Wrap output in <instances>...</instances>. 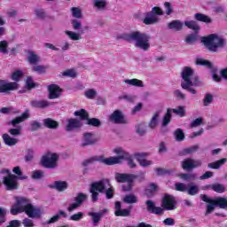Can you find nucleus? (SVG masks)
<instances>
[{
  "instance_id": "nucleus-1",
  "label": "nucleus",
  "mask_w": 227,
  "mask_h": 227,
  "mask_svg": "<svg viewBox=\"0 0 227 227\" xmlns=\"http://www.w3.org/2000/svg\"><path fill=\"white\" fill-rule=\"evenodd\" d=\"M22 212H25L30 219H35L42 215L40 207L33 206L31 200L28 199L20 197L16 199V203L11 208V214L17 215V214H22Z\"/></svg>"
},
{
  "instance_id": "nucleus-2",
  "label": "nucleus",
  "mask_w": 227,
  "mask_h": 227,
  "mask_svg": "<svg viewBox=\"0 0 227 227\" xmlns=\"http://www.w3.org/2000/svg\"><path fill=\"white\" fill-rule=\"evenodd\" d=\"M118 40H124L129 43L135 42V47L142 51L150 49V35L140 31H134L129 34L124 33L117 35Z\"/></svg>"
},
{
  "instance_id": "nucleus-3",
  "label": "nucleus",
  "mask_w": 227,
  "mask_h": 227,
  "mask_svg": "<svg viewBox=\"0 0 227 227\" xmlns=\"http://www.w3.org/2000/svg\"><path fill=\"white\" fill-rule=\"evenodd\" d=\"M90 198L92 203H97L98 201L99 192L101 194H106V200H112L114 198V191L111 187V183L109 179H102L100 181L92 183L90 188Z\"/></svg>"
},
{
  "instance_id": "nucleus-4",
  "label": "nucleus",
  "mask_w": 227,
  "mask_h": 227,
  "mask_svg": "<svg viewBox=\"0 0 227 227\" xmlns=\"http://www.w3.org/2000/svg\"><path fill=\"white\" fill-rule=\"evenodd\" d=\"M176 199L169 194H165L161 200V207L155 206L153 200H146L147 212L155 214V215H162L164 210H176Z\"/></svg>"
},
{
  "instance_id": "nucleus-5",
  "label": "nucleus",
  "mask_w": 227,
  "mask_h": 227,
  "mask_svg": "<svg viewBox=\"0 0 227 227\" xmlns=\"http://www.w3.org/2000/svg\"><path fill=\"white\" fill-rule=\"evenodd\" d=\"M12 172L17 176L12 174L10 169L1 170V174L5 175L4 176V184L5 185L7 191H15V189H17V178H19V180L27 179V176H22V170H20V167H14Z\"/></svg>"
},
{
  "instance_id": "nucleus-6",
  "label": "nucleus",
  "mask_w": 227,
  "mask_h": 227,
  "mask_svg": "<svg viewBox=\"0 0 227 227\" xmlns=\"http://www.w3.org/2000/svg\"><path fill=\"white\" fill-rule=\"evenodd\" d=\"M201 42L209 52H217L219 49H224L227 43L226 39L219 37L217 34H211L207 36H204L201 38Z\"/></svg>"
},
{
  "instance_id": "nucleus-7",
  "label": "nucleus",
  "mask_w": 227,
  "mask_h": 227,
  "mask_svg": "<svg viewBox=\"0 0 227 227\" xmlns=\"http://www.w3.org/2000/svg\"><path fill=\"white\" fill-rule=\"evenodd\" d=\"M201 81L200 76L194 74L191 67H184L181 72V86H200Z\"/></svg>"
},
{
  "instance_id": "nucleus-8",
  "label": "nucleus",
  "mask_w": 227,
  "mask_h": 227,
  "mask_svg": "<svg viewBox=\"0 0 227 227\" xmlns=\"http://www.w3.org/2000/svg\"><path fill=\"white\" fill-rule=\"evenodd\" d=\"M114 153L117 156H111L102 160V163L106 166H114V164H121L129 155L127 151L121 147H116L113 150Z\"/></svg>"
},
{
  "instance_id": "nucleus-9",
  "label": "nucleus",
  "mask_w": 227,
  "mask_h": 227,
  "mask_svg": "<svg viewBox=\"0 0 227 227\" xmlns=\"http://www.w3.org/2000/svg\"><path fill=\"white\" fill-rule=\"evenodd\" d=\"M137 178V176L134 174L115 173V180L118 184H127V185H121V189L125 192L132 191V184H134Z\"/></svg>"
},
{
  "instance_id": "nucleus-10",
  "label": "nucleus",
  "mask_w": 227,
  "mask_h": 227,
  "mask_svg": "<svg viewBox=\"0 0 227 227\" xmlns=\"http://www.w3.org/2000/svg\"><path fill=\"white\" fill-rule=\"evenodd\" d=\"M29 118V111L26 110L25 113L21 114V116L16 117L15 119H12L11 121H9V125H12V129H9V134L11 136H13V137H17V136H20L22 132V127L19 126V123H22V121H25V120H27Z\"/></svg>"
},
{
  "instance_id": "nucleus-11",
  "label": "nucleus",
  "mask_w": 227,
  "mask_h": 227,
  "mask_svg": "<svg viewBox=\"0 0 227 227\" xmlns=\"http://www.w3.org/2000/svg\"><path fill=\"white\" fill-rule=\"evenodd\" d=\"M58 160H59V155L56 153H47L43 155L41 159V164L43 168L48 169H54L58 168Z\"/></svg>"
},
{
  "instance_id": "nucleus-12",
  "label": "nucleus",
  "mask_w": 227,
  "mask_h": 227,
  "mask_svg": "<svg viewBox=\"0 0 227 227\" xmlns=\"http://www.w3.org/2000/svg\"><path fill=\"white\" fill-rule=\"evenodd\" d=\"M74 116H79L81 120H85L87 125H91L92 127H100L102 125V122L100 121V120L97 118L90 119V114H88V112L84 109L75 111Z\"/></svg>"
},
{
  "instance_id": "nucleus-13",
  "label": "nucleus",
  "mask_w": 227,
  "mask_h": 227,
  "mask_svg": "<svg viewBox=\"0 0 227 227\" xmlns=\"http://www.w3.org/2000/svg\"><path fill=\"white\" fill-rule=\"evenodd\" d=\"M203 161L201 160H194L192 158H186L181 161V168L184 171H192L196 168H201Z\"/></svg>"
},
{
  "instance_id": "nucleus-14",
  "label": "nucleus",
  "mask_w": 227,
  "mask_h": 227,
  "mask_svg": "<svg viewBox=\"0 0 227 227\" xmlns=\"http://www.w3.org/2000/svg\"><path fill=\"white\" fill-rule=\"evenodd\" d=\"M34 88L35 86H0V93L10 95L12 91H17V90H19V93H31Z\"/></svg>"
},
{
  "instance_id": "nucleus-15",
  "label": "nucleus",
  "mask_w": 227,
  "mask_h": 227,
  "mask_svg": "<svg viewBox=\"0 0 227 227\" xmlns=\"http://www.w3.org/2000/svg\"><path fill=\"white\" fill-rule=\"evenodd\" d=\"M107 209H102L99 210L98 212L89 211L87 213V215L90 217L93 226H98V224H100V222L102 221L106 214H107Z\"/></svg>"
},
{
  "instance_id": "nucleus-16",
  "label": "nucleus",
  "mask_w": 227,
  "mask_h": 227,
  "mask_svg": "<svg viewBox=\"0 0 227 227\" xmlns=\"http://www.w3.org/2000/svg\"><path fill=\"white\" fill-rule=\"evenodd\" d=\"M200 200L204 201L205 203H208L206 206V213L205 215H208V214H212L214 210H215V207H217V204H215L214 201H215L214 199H210L207 197V195L201 194Z\"/></svg>"
},
{
  "instance_id": "nucleus-17",
  "label": "nucleus",
  "mask_w": 227,
  "mask_h": 227,
  "mask_svg": "<svg viewBox=\"0 0 227 227\" xmlns=\"http://www.w3.org/2000/svg\"><path fill=\"white\" fill-rule=\"evenodd\" d=\"M109 121L116 124L127 123V121L125 120V116L123 115V113H121V111L120 110H115L109 116Z\"/></svg>"
},
{
  "instance_id": "nucleus-18",
  "label": "nucleus",
  "mask_w": 227,
  "mask_h": 227,
  "mask_svg": "<svg viewBox=\"0 0 227 227\" xmlns=\"http://www.w3.org/2000/svg\"><path fill=\"white\" fill-rule=\"evenodd\" d=\"M135 157L142 168H148V166H152L153 164V161L145 160V157H148V153H137L135 154Z\"/></svg>"
},
{
  "instance_id": "nucleus-19",
  "label": "nucleus",
  "mask_w": 227,
  "mask_h": 227,
  "mask_svg": "<svg viewBox=\"0 0 227 227\" xmlns=\"http://www.w3.org/2000/svg\"><path fill=\"white\" fill-rule=\"evenodd\" d=\"M96 143L97 138H95V135H93V133H84L81 146H91V145H95Z\"/></svg>"
},
{
  "instance_id": "nucleus-20",
  "label": "nucleus",
  "mask_w": 227,
  "mask_h": 227,
  "mask_svg": "<svg viewBox=\"0 0 227 227\" xmlns=\"http://www.w3.org/2000/svg\"><path fill=\"white\" fill-rule=\"evenodd\" d=\"M82 127V122H81L77 119H69L67 121V124L66 126L67 132H72L74 130H77Z\"/></svg>"
},
{
  "instance_id": "nucleus-21",
  "label": "nucleus",
  "mask_w": 227,
  "mask_h": 227,
  "mask_svg": "<svg viewBox=\"0 0 227 227\" xmlns=\"http://www.w3.org/2000/svg\"><path fill=\"white\" fill-rule=\"evenodd\" d=\"M50 100H53L54 98H59L61 94L63 93V89L59 88V86H49L48 87Z\"/></svg>"
},
{
  "instance_id": "nucleus-22",
  "label": "nucleus",
  "mask_w": 227,
  "mask_h": 227,
  "mask_svg": "<svg viewBox=\"0 0 227 227\" xmlns=\"http://www.w3.org/2000/svg\"><path fill=\"white\" fill-rule=\"evenodd\" d=\"M30 106L35 109H47V107H51V102L43 99H34L30 101Z\"/></svg>"
},
{
  "instance_id": "nucleus-23",
  "label": "nucleus",
  "mask_w": 227,
  "mask_h": 227,
  "mask_svg": "<svg viewBox=\"0 0 227 227\" xmlns=\"http://www.w3.org/2000/svg\"><path fill=\"white\" fill-rule=\"evenodd\" d=\"M114 214L117 217H129L130 215V209H121V203L116 201Z\"/></svg>"
},
{
  "instance_id": "nucleus-24",
  "label": "nucleus",
  "mask_w": 227,
  "mask_h": 227,
  "mask_svg": "<svg viewBox=\"0 0 227 227\" xmlns=\"http://www.w3.org/2000/svg\"><path fill=\"white\" fill-rule=\"evenodd\" d=\"M213 81L215 82H221L223 79L227 81V67L220 70V75L217 74V69L212 70Z\"/></svg>"
},
{
  "instance_id": "nucleus-25",
  "label": "nucleus",
  "mask_w": 227,
  "mask_h": 227,
  "mask_svg": "<svg viewBox=\"0 0 227 227\" xmlns=\"http://www.w3.org/2000/svg\"><path fill=\"white\" fill-rule=\"evenodd\" d=\"M143 22L145 26H151L152 24H157L159 19L156 16H153V12H146Z\"/></svg>"
},
{
  "instance_id": "nucleus-26",
  "label": "nucleus",
  "mask_w": 227,
  "mask_h": 227,
  "mask_svg": "<svg viewBox=\"0 0 227 227\" xmlns=\"http://www.w3.org/2000/svg\"><path fill=\"white\" fill-rule=\"evenodd\" d=\"M160 113L161 111L159 110L156 113L153 114V117L151 118L148 127L150 129H156L157 125H159V118H160Z\"/></svg>"
},
{
  "instance_id": "nucleus-27",
  "label": "nucleus",
  "mask_w": 227,
  "mask_h": 227,
  "mask_svg": "<svg viewBox=\"0 0 227 227\" xmlns=\"http://www.w3.org/2000/svg\"><path fill=\"white\" fill-rule=\"evenodd\" d=\"M51 187L59 191V192H63V191L68 189V183L66 181H55Z\"/></svg>"
},
{
  "instance_id": "nucleus-28",
  "label": "nucleus",
  "mask_w": 227,
  "mask_h": 227,
  "mask_svg": "<svg viewBox=\"0 0 227 227\" xmlns=\"http://www.w3.org/2000/svg\"><path fill=\"white\" fill-rule=\"evenodd\" d=\"M168 29H175V31H182L184 29V23L178 20H172L168 24Z\"/></svg>"
},
{
  "instance_id": "nucleus-29",
  "label": "nucleus",
  "mask_w": 227,
  "mask_h": 227,
  "mask_svg": "<svg viewBox=\"0 0 227 227\" xmlns=\"http://www.w3.org/2000/svg\"><path fill=\"white\" fill-rule=\"evenodd\" d=\"M200 150V145H195L192 147L184 148L180 153L179 155L185 156V155H192V153H196Z\"/></svg>"
},
{
  "instance_id": "nucleus-30",
  "label": "nucleus",
  "mask_w": 227,
  "mask_h": 227,
  "mask_svg": "<svg viewBox=\"0 0 227 227\" xmlns=\"http://www.w3.org/2000/svg\"><path fill=\"white\" fill-rule=\"evenodd\" d=\"M194 19L198 22H204L205 24H210L212 23V19L201 12L195 13L194 14Z\"/></svg>"
},
{
  "instance_id": "nucleus-31",
  "label": "nucleus",
  "mask_w": 227,
  "mask_h": 227,
  "mask_svg": "<svg viewBox=\"0 0 227 227\" xmlns=\"http://www.w3.org/2000/svg\"><path fill=\"white\" fill-rule=\"evenodd\" d=\"M3 139L4 145H6L7 146H15V145L19 143V140L17 138L12 137L6 133L3 135Z\"/></svg>"
},
{
  "instance_id": "nucleus-32",
  "label": "nucleus",
  "mask_w": 227,
  "mask_h": 227,
  "mask_svg": "<svg viewBox=\"0 0 227 227\" xmlns=\"http://www.w3.org/2000/svg\"><path fill=\"white\" fill-rule=\"evenodd\" d=\"M226 160H227L226 158H223L221 160H218L216 161L207 164V168L209 169H219V168H221V166H224V164H226Z\"/></svg>"
},
{
  "instance_id": "nucleus-33",
  "label": "nucleus",
  "mask_w": 227,
  "mask_h": 227,
  "mask_svg": "<svg viewBox=\"0 0 227 227\" xmlns=\"http://www.w3.org/2000/svg\"><path fill=\"white\" fill-rule=\"evenodd\" d=\"M196 65H199L200 67H206L207 68H208L209 70H212V68H214V64H212V62H210V60H207L201 58H198L196 59Z\"/></svg>"
},
{
  "instance_id": "nucleus-34",
  "label": "nucleus",
  "mask_w": 227,
  "mask_h": 227,
  "mask_svg": "<svg viewBox=\"0 0 227 227\" xmlns=\"http://www.w3.org/2000/svg\"><path fill=\"white\" fill-rule=\"evenodd\" d=\"M155 191H157V185L152 183L145 189V194L147 198H153Z\"/></svg>"
},
{
  "instance_id": "nucleus-35",
  "label": "nucleus",
  "mask_w": 227,
  "mask_h": 227,
  "mask_svg": "<svg viewBox=\"0 0 227 227\" xmlns=\"http://www.w3.org/2000/svg\"><path fill=\"white\" fill-rule=\"evenodd\" d=\"M43 125L47 129H58V127H59V123H58V121H56L51 118L44 119Z\"/></svg>"
},
{
  "instance_id": "nucleus-36",
  "label": "nucleus",
  "mask_w": 227,
  "mask_h": 227,
  "mask_svg": "<svg viewBox=\"0 0 227 227\" xmlns=\"http://www.w3.org/2000/svg\"><path fill=\"white\" fill-rule=\"evenodd\" d=\"M184 26L188 27V29H192L193 31H200V29H201L196 20H186L184 21Z\"/></svg>"
},
{
  "instance_id": "nucleus-37",
  "label": "nucleus",
  "mask_w": 227,
  "mask_h": 227,
  "mask_svg": "<svg viewBox=\"0 0 227 227\" xmlns=\"http://www.w3.org/2000/svg\"><path fill=\"white\" fill-rule=\"evenodd\" d=\"M187 194L190 196H196L200 192V186L192 184H188V188L186 190Z\"/></svg>"
},
{
  "instance_id": "nucleus-38",
  "label": "nucleus",
  "mask_w": 227,
  "mask_h": 227,
  "mask_svg": "<svg viewBox=\"0 0 227 227\" xmlns=\"http://www.w3.org/2000/svg\"><path fill=\"white\" fill-rule=\"evenodd\" d=\"M181 180H185L186 182H192L196 180L197 176L195 173H182L179 175Z\"/></svg>"
},
{
  "instance_id": "nucleus-39",
  "label": "nucleus",
  "mask_w": 227,
  "mask_h": 227,
  "mask_svg": "<svg viewBox=\"0 0 227 227\" xmlns=\"http://www.w3.org/2000/svg\"><path fill=\"white\" fill-rule=\"evenodd\" d=\"M171 123V109L167 110L166 114L163 116L161 121V127H168Z\"/></svg>"
},
{
  "instance_id": "nucleus-40",
  "label": "nucleus",
  "mask_w": 227,
  "mask_h": 227,
  "mask_svg": "<svg viewBox=\"0 0 227 227\" xmlns=\"http://www.w3.org/2000/svg\"><path fill=\"white\" fill-rule=\"evenodd\" d=\"M28 54L29 55L27 57V59H28V63L30 65H36V63H38V61H40L38 55H36L35 53V51H28Z\"/></svg>"
},
{
  "instance_id": "nucleus-41",
  "label": "nucleus",
  "mask_w": 227,
  "mask_h": 227,
  "mask_svg": "<svg viewBox=\"0 0 227 227\" xmlns=\"http://www.w3.org/2000/svg\"><path fill=\"white\" fill-rule=\"evenodd\" d=\"M214 102V95L211 93H206L202 100L204 107H208Z\"/></svg>"
},
{
  "instance_id": "nucleus-42",
  "label": "nucleus",
  "mask_w": 227,
  "mask_h": 227,
  "mask_svg": "<svg viewBox=\"0 0 227 227\" xmlns=\"http://www.w3.org/2000/svg\"><path fill=\"white\" fill-rule=\"evenodd\" d=\"M174 137L177 142L184 141V139H185V133H184V129H176V131L174 132Z\"/></svg>"
},
{
  "instance_id": "nucleus-43",
  "label": "nucleus",
  "mask_w": 227,
  "mask_h": 227,
  "mask_svg": "<svg viewBox=\"0 0 227 227\" xmlns=\"http://www.w3.org/2000/svg\"><path fill=\"white\" fill-rule=\"evenodd\" d=\"M88 200V195L82 192H79L77 196L74 198L75 203H77L80 207L84 203V201Z\"/></svg>"
},
{
  "instance_id": "nucleus-44",
  "label": "nucleus",
  "mask_w": 227,
  "mask_h": 227,
  "mask_svg": "<svg viewBox=\"0 0 227 227\" xmlns=\"http://www.w3.org/2000/svg\"><path fill=\"white\" fill-rule=\"evenodd\" d=\"M124 203L128 205H132L134 203H137V196L134 194H128L123 199Z\"/></svg>"
},
{
  "instance_id": "nucleus-45",
  "label": "nucleus",
  "mask_w": 227,
  "mask_h": 227,
  "mask_svg": "<svg viewBox=\"0 0 227 227\" xmlns=\"http://www.w3.org/2000/svg\"><path fill=\"white\" fill-rule=\"evenodd\" d=\"M215 204H216V207H219L220 208H227V199L219 197L215 200Z\"/></svg>"
},
{
  "instance_id": "nucleus-46",
  "label": "nucleus",
  "mask_w": 227,
  "mask_h": 227,
  "mask_svg": "<svg viewBox=\"0 0 227 227\" xmlns=\"http://www.w3.org/2000/svg\"><path fill=\"white\" fill-rule=\"evenodd\" d=\"M171 113L177 114L180 118L185 116V106H178L177 108L171 109Z\"/></svg>"
},
{
  "instance_id": "nucleus-47",
  "label": "nucleus",
  "mask_w": 227,
  "mask_h": 227,
  "mask_svg": "<svg viewBox=\"0 0 227 227\" xmlns=\"http://www.w3.org/2000/svg\"><path fill=\"white\" fill-rule=\"evenodd\" d=\"M213 191H215V192H218L219 194H221L226 192V186H224V184L216 183L213 184Z\"/></svg>"
},
{
  "instance_id": "nucleus-48",
  "label": "nucleus",
  "mask_w": 227,
  "mask_h": 227,
  "mask_svg": "<svg viewBox=\"0 0 227 227\" xmlns=\"http://www.w3.org/2000/svg\"><path fill=\"white\" fill-rule=\"evenodd\" d=\"M124 82L129 86H144L143 81L136 78L131 80H124Z\"/></svg>"
},
{
  "instance_id": "nucleus-49",
  "label": "nucleus",
  "mask_w": 227,
  "mask_h": 227,
  "mask_svg": "<svg viewBox=\"0 0 227 227\" xmlns=\"http://www.w3.org/2000/svg\"><path fill=\"white\" fill-rule=\"evenodd\" d=\"M24 76V73H22V71L20 70H16L14 71L12 75H11V79L12 81H15V82H19V81H20V78Z\"/></svg>"
},
{
  "instance_id": "nucleus-50",
  "label": "nucleus",
  "mask_w": 227,
  "mask_h": 227,
  "mask_svg": "<svg viewBox=\"0 0 227 227\" xmlns=\"http://www.w3.org/2000/svg\"><path fill=\"white\" fill-rule=\"evenodd\" d=\"M83 218H84V213L77 212L76 214H74L69 217V221H74L76 223H79V221H82Z\"/></svg>"
},
{
  "instance_id": "nucleus-51",
  "label": "nucleus",
  "mask_w": 227,
  "mask_h": 227,
  "mask_svg": "<svg viewBox=\"0 0 227 227\" xmlns=\"http://www.w3.org/2000/svg\"><path fill=\"white\" fill-rule=\"evenodd\" d=\"M35 159V150L28 148L26 150L25 160L26 162H31Z\"/></svg>"
},
{
  "instance_id": "nucleus-52",
  "label": "nucleus",
  "mask_w": 227,
  "mask_h": 227,
  "mask_svg": "<svg viewBox=\"0 0 227 227\" xmlns=\"http://www.w3.org/2000/svg\"><path fill=\"white\" fill-rule=\"evenodd\" d=\"M62 76L75 79V77H77V72H75V69H67L62 73Z\"/></svg>"
},
{
  "instance_id": "nucleus-53",
  "label": "nucleus",
  "mask_w": 227,
  "mask_h": 227,
  "mask_svg": "<svg viewBox=\"0 0 227 227\" xmlns=\"http://www.w3.org/2000/svg\"><path fill=\"white\" fill-rule=\"evenodd\" d=\"M47 68H49V67L38 65L34 66L32 70L33 72H36L37 74H45V72H47Z\"/></svg>"
},
{
  "instance_id": "nucleus-54",
  "label": "nucleus",
  "mask_w": 227,
  "mask_h": 227,
  "mask_svg": "<svg viewBox=\"0 0 227 227\" xmlns=\"http://www.w3.org/2000/svg\"><path fill=\"white\" fill-rule=\"evenodd\" d=\"M194 42H198V35L196 34H189L185 37V43L192 45Z\"/></svg>"
},
{
  "instance_id": "nucleus-55",
  "label": "nucleus",
  "mask_w": 227,
  "mask_h": 227,
  "mask_svg": "<svg viewBox=\"0 0 227 227\" xmlns=\"http://www.w3.org/2000/svg\"><path fill=\"white\" fill-rule=\"evenodd\" d=\"M94 6L98 8V10H104V8L107 6V3L106 0H94Z\"/></svg>"
},
{
  "instance_id": "nucleus-56",
  "label": "nucleus",
  "mask_w": 227,
  "mask_h": 227,
  "mask_svg": "<svg viewBox=\"0 0 227 227\" xmlns=\"http://www.w3.org/2000/svg\"><path fill=\"white\" fill-rule=\"evenodd\" d=\"M84 95L87 98L93 100V98L97 97V91L95 90V89H89L85 90Z\"/></svg>"
},
{
  "instance_id": "nucleus-57",
  "label": "nucleus",
  "mask_w": 227,
  "mask_h": 227,
  "mask_svg": "<svg viewBox=\"0 0 227 227\" xmlns=\"http://www.w3.org/2000/svg\"><path fill=\"white\" fill-rule=\"evenodd\" d=\"M176 191H179L180 192H187L188 184L184 183H176L175 184Z\"/></svg>"
},
{
  "instance_id": "nucleus-58",
  "label": "nucleus",
  "mask_w": 227,
  "mask_h": 227,
  "mask_svg": "<svg viewBox=\"0 0 227 227\" xmlns=\"http://www.w3.org/2000/svg\"><path fill=\"white\" fill-rule=\"evenodd\" d=\"M71 12L74 19H82V12H81V9L77 7H72Z\"/></svg>"
},
{
  "instance_id": "nucleus-59",
  "label": "nucleus",
  "mask_w": 227,
  "mask_h": 227,
  "mask_svg": "<svg viewBox=\"0 0 227 227\" xmlns=\"http://www.w3.org/2000/svg\"><path fill=\"white\" fill-rule=\"evenodd\" d=\"M0 52L2 54H8V41H0Z\"/></svg>"
},
{
  "instance_id": "nucleus-60",
  "label": "nucleus",
  "mask_w": 227,
  "mask_h": 227,
  "mask_svg": "<svg viewBox=\"0 0 227 227\" xmlns=\"http://www.w3.org/2000/svg\"><path fill=\"white\" fill-rule=\"evenodd\" d=\"M66 35L69 36L70 40H74V41L81 40V35H79V34L75 32L67 30Z\"/></svg>"
},
{
  "instance_id": "nucleus-61",
  "label": "nucleus",
  "mask_w": 227,
  "mask_h": 227,
  "mask_svg": "<svg viewBox=\"0 0 227 227\" xmlns=\"http://www.w3.org/2000/svg\"><path fill=\"white\" fill-rule=\"evenodd\" d=\"M35 13L37 19H40L41 20H43V19L47 17V14L45 13V11L43 9H35Z\"/></svg>"
},
{
  "instance_id": "nucleus-62",
  "label": "nucleus",
  "mask_w": 227,
  "mask_h": 227,
  "mask_svg": "<svg viewBox=\"0 0 227 227\" xmlns=\"http://www.w3.org/2000/svg\"><path fill=\"white\" fill-rule=\"evenodd\" d=\"M42 127V124L38 121H33L30 123V130L32 132H35V130H38Z\"/></svg>"
},
{
  "instance_id": "nucleus-63",
  "label": "nucleus",
  "mask_w": 227,
  "mask_h": 227,
  "mask_svg": "<svg viewBox=\"0 0 227 227\" xmlns=\"http://www.w3.org/2000/svg\"><path fill=\"white\" fill-rule=\"evenodd\" d=\"M32 178L34 180H40V178H43V171L35 170V171L32 172Z\"/></svg>"
},
{
  "instance_id": "nucleus-64",
  "label": "nucleus",
  "mask_w": 227,
  "mask_h": 227,
  "mask_svg": "<svg viewBox=\"0 0 227 227\" xmlns=\"http://www.w3.org/2000/svg\"><path fill=\"white\" fill-rule=\"evenodd\" d=\"M22 224L24 227H35V223L29 218L23 219Z\"/></svg>"
}]
</instances>
